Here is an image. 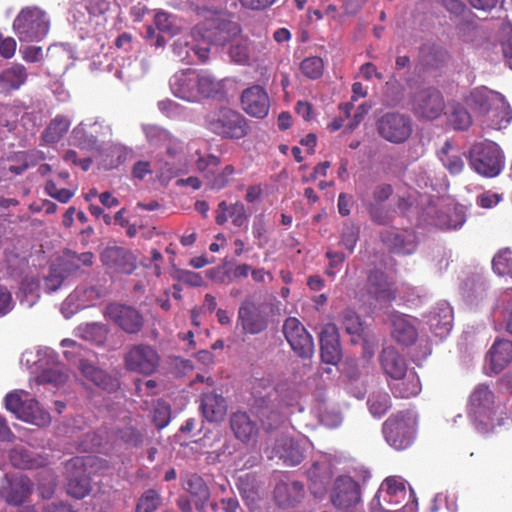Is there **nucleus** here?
I'll return each instance as SVG.
<instances>
[{"label": "nucleus", "instance_id": "1", "mask_svg": "<svg viewBox=\"0 0 512 512\" xmlns=\"http://www.w3.org/2000/svg\"><path fill=\"white\" fill-rule=\"evenodd\" d=\"M195 11L202 20L188 34L174 39L170 45L174 59L186 65L205 63L212 45L224 46L227 40L241 32L234 16L225 10L201 6Z\"/></svg>", "mask_w": 512, "mask_h": 512}, {"label": "nucleus", "instance_id": "2", "mask_svg": "<svg viewBox=\"0 0 512 512\" xmlns=\"http://www.w3.org/2000/svg\"><path fill=\"white\" fill-rule=\"evenodd\" d=\"M171 93L178 99L198 103L220 89L219 82L207 70L181 69L169 79Z\"/></svg>", "mask_w": 512, "mask_h": 512}, {"label": "nucleus", "instance_id": "3", "mask_svg": "<svg viewBox=\"0 0 512 512\" xmlns=\"http://www.w3.org/2000/svg\"><path fill=\"white\" fill-rule=\"evenodd\" d=\"M467 104L483 116L484 122L493 129L506 128L512 120V109L505 97L487 87L474 88L467 98Z\"/></svg>", "mask_w": 512, "mask_h": 512}, {"label": "nucleus", "instance_id": "4", "mask_svg": "<svg viewBox=\"0 0 512 512\" xmlns=\"http://www.w3.org/2000/svg\"><path fill=\"white\" fill-rule=\"evenodd\" d=\"M468 412L475 429L482 434L493 432L496 427L504 425L507 419L504 408L496 402L493 392L485 385L477 386L472 392Z\"/></svg>", "mask_w": 512, "mask_h": 512}, {"label": "nucleus", "instance_id": "5", "mask_svg": "<svg viewBox=\"0 0 512 512\" xmlns=\"http://www.w3.org/2000/svg\"><path fill=\"white\" fill-rule=\"evenodd\" d=\"M191 143H198V147L201 150L205 146V143L202 141H191L185 145L178 138L170 134V139L164 144L166 147L165 156L157 160L156 173L160 182L167 184L179 174L190 172L191 163L195 164V160L191 159L188 152V146Z\"/></svg>", "mask_w": 512, "mask_h": 512}, {"label": "nucleus", "instance_id": "6", "mask_svg": "<svg viewBox=\"0 0 512 512\" xmlns=\"http://www.w3.org/2000/svg\"><path fill=\"white\" fill-rule=\"evenodd\" d=\"M405 481L398 476L387 477L370 502L371 512H417L416 502L407 503L402 509H394L406 498Z\"/></svg>", "mask_w": 512, "mask_h": 512}, {"label": "nucleus", "instance_id": "7", "mask_svg": "<svg viewBox=\"0 0 512 512\" xmlns=\"http://www.w3.org/2000/svg\"><path fill=\"white\" fill-rule=\"evenodd\" d=\"M188 152L191 159L195 160L196 170L207 180L211 189L220 190L229 183L235 172L232 165H227L219 173H216L220 164L217 156L203 152L198 147V143L189 144Z\"/></svg>", "mask_w": 512, "mask_h": 512}, {"label": "nucleus", "instance_id": "8", "mask_svg": "<svg viewBox=\"0 0 512 512\" xmlns=\"http://www.w3.org/2000/svg\"><path fill=\"white\" fill-rule=\"evenodd\" d=\"M416 415L411 411H401L391 415L383 424L386 442L396 450L408 448L415 437Z\"/></svg>", "mask_w": 512, "mask_h": 512}, {"label": "nucleus", "instance_id": "9", "mask_svg": "<svg viewBox=\"0 0 512 512\" xmlns=\"http://www.w3.org/2000/svg\"><path fill=\"white\" fill-rule=\"evenodd\" d=\"M471 168L485 177H495L504 167V156L500 147L492 141L475 143L469 151Z\"/></svg>", "mask_w": 512, "mask_h": 512}, {"label": "nucleus", "instance_id": "10", "mask_svg": "<svg viewBox=\"0 0 512 512\" xmlns=\"http://www.w3.org/2000/svg\"><path fill=\"white\" fill-rule=\"evenodd\" d=\"M269 316L270 306L267 303L257 302L249 297L238 309L236 326L245 335H257L267 329Z\"/></svg>", "mask_w": 512, "mask_h": 512}, {"label": "nucleus", "instance_id": "11", "mask_svg": "<svg viewBox=\"0 0 512 512\" xmlns=\"http://www.w3.org/2000/svg\"><path fill=\"white\" fill-rule=\"evenodd\" d=\"M329 496L339 512H357L362 501L361 485L350 475H339L333 481Z\"/></svg>", "mask_w": 512, "mask_h": 512}, {"label": "nucleus", "instance_id": "12", "mask_svg": "<svg viewBox=\"0 0 512 512\" xmlns=\"http://www.w3.org/2000/svg\"><path fill=\"white\" fill-rule=\"evenodd\" d=\"M154 25L155 28L147 26L144 38L149 42L150 46L163 50L167 44L163 34L169 37L181 34L185 28V21L176 14L158 10L154 15Z\"/></svg>", "mask_w": 512, "mask_h": 512}, {"label": "nucleus", "instance_id": "13", "mask_svg": "<svg viewBox=\"0 0 512 512\" xmlns=\"http://www.w3.org/2000/svg\"><path fill=\"white\" fill-rule=\"evenodd\" d=\"M36 381L39 384L62 386L69 378L65 365L57 359L56 353L48 347H39L37 350Z\"/></svg>", "mask_w": 512, "mask_h": 512}, {"label": "nucleus", "instance_id": "14", "mask_svg": "<svg viewBox=\"0 0 512 512\" xmlns=\"http://www.w3.org/2000/svg\"><path fill=\"white\" fill-rule=\"evenodd\" d=\"M311 448L312 443L305 436H282L276 440L274 447L268 453V458H278L287 466H295L303 461Z\"/></svg>", "mask_w": 512, "mask_h": 512}, {"label": "nucleus", "instance_id": "15", "mask_svg": "<svg viewBox=\"0 0 512 512\" xmlns=\"http://www.w3.org/2000/svg\"><path fill=\"white\" fill-rule=\"evenodd\" d=\"M378 134L386 141L394 144L406 142L413 132L412 119L405 114L388 112L376 123Z\"/></svg>", "mask_w": 512, "mask_h": 512}, {"label": "nucleus", "instance_id": "16", "mask_svg": "<svg viewBox=\"0 0 512 512\" xmlns=\"http://www.w3.org/2000/svg\"><path fill=\"white\" fill-rule=\"evenodd\" d=\"M207 126L215 134L239 139L246 135L245 119L236 111L222 108L207 117Z\"/></svg>", "mask_w": 512, "mask_h": 512}, {"label": "nucleus", "instance_id": "17", "mask_svg": "<svg viewBox=\"0 0 512 512\" xmlns=\"http://www.w3.org/2000/svg\"><path fill=\"white\" fill-rule=\"evenodd\" d=\"M283 332L292 350L303 358H309L314 352L311 335L303 324L295 317H289L283 325Z\"/></svg>", "mask_w": 512, "mask_h": 512}, {"label": "nucleus", "instance_id": "18", "mask_svg": "<svg viewBox=\"0 0 512 512\" xmlns=\"http://www.w3.org/2000/svg\"><path fill=\"white\" fill-rule=\"evenodd\" d=\"M445 102L442 94L434 88L419 91L412 101V111L422 119L434 120L444 111Z\"/></svg>", "mask_w": 512, "mask_h": 512}, {"label": "nucleus", "instance_id": "19", "mask_svg": "<svg viewBox=\"0 0 512 512\" xmlns=\"http://www.w3.org/2000/svg\"><path fill=\"white\" fill-rule=\"evenodd\" d=\"M159 360L156 350L148 345L132 347L125 357L128 370L144 375L154 373L159 365Z\"/></svg>", "mask_w": 512, "mask_h": 512}, {"label": "nucleus", "instance_id": "20", "mask_svg": "<svg viewBox=\"0 0 512 512\" xmlns=\"http://www.w3.org/2000/svg\"><path fill=\"white\" fill-rule=\"evenodd\" d=\"M108 9L106 0L76 1L70 9V20L75 27L89 32L94 18Z\"/></svg>", "mask_w": 512, "mask_h": 512}, {"label": "nucleus", "instance_id": "21", "mask_svg": "<svg viewBox=\"0 0 512 512\" xmlns=\"http://www.w3.org/2000/svg\"><path fill=\"white\" fill-rule=\"evenodd\" d=\"M104 316L127 333H137L143 325L140 313L130 306L109 304L104 311Z\"/></svg>", "mask_w": 512, "mask_h": 512}, {"label": "nucleus", "instance_id": "22", "mask_svg": "<svg viewBox=\"0 0 512 512\" xmlns=\"http://www.w3.org/2000/svg\"><path fill=\"white\" fill-rule=\"evenodd\" d=\"M86 462L81 457L71 459L66 464L68 475L67 493L77 499H82L91 491L89 478L85 475Z\"/></svg>", "mask_w": 512, "mask_h": 512}, {"label": "nucleus", "instance_id": "23", "mask_svg": "<svg viewBox=\"0 0 512 512\" xmlns=\"http://www.w3.org/2000/svg\"><path fill=\"white\" fill-rule=\"evenodd\" d=\"M74 60L75 53L69 44H53L47 49L43 65L49 74L58 76L65 73Z\"/></svg>", "mask_w": 512, "mask_h": 512}, {"label": "nucleus", "instance_id": "24", "mask_svg": "<svg viewBox=\"0 0 512 512\" xmlns=\"http://www.w3.org/2000/svg\"><path fill=\"white\" fill-rule=\"evenodd\" d=\"M241 104L247 114L260 119L268 115L270 108L269 96L260 85L245 89L241 95Z\"/></svg>", "mask_w": 512, "mask_h": 512}, {"label": "nucleus", "instance_id": "25", "mask_svg": "<svg viewBox=\"0 0 512 512\" xmlns=\"http://www.w3.org/2000/svg\"><path fill=\"white\" fill-rule=\"evenodd\" d=\"M368 293L374 299L375 308H383L396 294L394 283L383 272L374 271L368 277Z\"/></svg>", "mask_w": 512, "mask_h": 512}, {"label": "nucleus", "instance_id": "26", "mask_svg": "<svg viewBox=\"0 0 512 512\" xmlns=\"http://www.w3.org/2000/svg\"><path fill=\"white\" fill-rule=\"evenodd\" d=\"M274 394H278V389L272 386L271 380L269 378L256 379L252 385V396L254 397L255 404L261 408V418L264 425H267L268 428H272V425L266 423L264 417L266 416V411L269 410L271 416L275 418L276 421L280 420V414L270 408V403L272 402V396Z\"/></svg>", "mask_w": 512, "mask_h": 512}, {"label": "nucleus", "instance_id": "27", "mask_svg": "<svg viewBox=\"0 0 512 512\" xmlns=\"http://www.w3.org/2000/svg\"><path fill=\"white\" fill-rule=\"evenodd\" d=\"M427 324L431 332L439 338H445L453 325V310L449 303L441 301L429 312Z\"/></svg>", "mask_w": 512, "mask_h": 512}, {"label": "nucleus", "instance_id": "28", "mask_svg": "<svg viewBox=\"0 0 512 512\" xmlns=\"http://www.w3.org/2000/svg\"><path fill=\"white\" fill-rule=\"evenodd\" d=\"M320 348L322 361L336 365L341 358L339 334L334 323L325 324L320 332Z\"/></svg>", "mask_w": 512, "mask_h": 512}, {"label": "nucleus", "instance_id": "29", "mask_svg": "<svg viewBox=\"0 0 512 512\" xmlns=\"http://www.w3.org/2000/svg\"><path fill=\"white\" fill-rule=\"evenodd\" d=\"M101 260L104 265L125 274H131L136 268L135 256L122 247H107L101 254Z\"/></svg>", "mask_w": 512, "mask_h": 512}, {"label": "nucleus", "instance_id": "30", "mask_svg": "<svg viewBox=\"0 0 512 512\" xmlns=\"http://www.w3.org/2000/svg\"><path fill=\"white\" fill-rule=\"evenodd\" d=\"M30 491V478L23 473H18L6 486L1 487L0 497L8 504L21 505L30 495Z\"/></svg>", "mask_w": 512, "mask_h": 512}, {"label": "nucleus", "instance_id": "31", "mask_svg": "<svg viewBox=\"0 0 512 512\" xmlns=\"http://www.w3.org/2000/svg\"><path fill=\"white\" fill-rule=\"evenodd\" d=\"M392 337L402 345H410L417 338L416 320L404 314L393 313L391 315Z\"/></svg>", "mask_w": 512, "mask_h": 512}, {"label": "nucleus", "instance_id": "32", "mask_svg": "<svg viewBox=\"0 0 512 512\" xmlns=\"http://www.w3.org/2000/svg\"><path fill=\"white\" fill-rule=\"evenodd\" d=\"M304 485L299 481H280L274 489V497L281 507H292L302 501Z\"/></svg>", "mask_w": 512, "mask_h": 512}, {"label": "nucleus", "instance_id": "33", "mask_svg": "<svg viewBox=\"0 0 512 512\" xmlns=\"http://www.w3.org/2000/svg\"><path fill=\"white\" fill-rule=\"evenodd\" d=\"M512 360V341L506 339H498L491 346L487 363L492 373H499L505 369Z\"/></svg>", "mask_w": 512, "mask_h": 512}, {"label": "nucleus", "instance_id": "34", "mask_svg": "<svg viewBox=\"0 0 512 512\" xmlns=\"http://www.w3.org/2000/svg\"><path fill=\"white\" fill-rule=\"evenodd\" d=\"M230 426L235 437L243 443L255 441L259 432L257 423L243 411L231 415Z\"/></svg>", "mask_w": 512, "mask_h": 512}, {"label": "nucleus", "instance_id": "35", "mask_svg": "<svg viewBox=\"0 0 512 512\" xmlns=\"http://www.w3.org/2000/svg\"><path fill=\"white\" fill-rule=\"evenodd\" d=\"M228 219H231L236 227H247L248 214L245 205L242 202L228 204L226 201H221L216 209L215 221L223 225Z\"/></svg>", "mask_w": 512, "mask_h": 512}, {"label": "nucleus", "instance_id": "36", "mask_svg": "<svg viewBox=\"0 0 512 512\" xmlns=\"http://www.w3.org/2000/svg\"><path fill=\"white\" fill-rule=\"evenodd\" d=\"M79 370L84 379L105 391H114L118 388L117 379L108 375L88 360H81Z\"/></svg>", "mask_w": 512, "mask_h": 512}, {"label": "nucleus", "instance_id": "37", "mask_svg": "<svg viewBox=\"0 0 512 512\" xmlns=\"http://www.w3.org/2000/svg\"><path fill=\"white\" fill-rule=\"evenodd\" d=\"M5 405L17 418L28 423L32 422V398L27 391L16 390L7 394Z\"/></svg>", "mask_w": 512, "mask_h": 512}, {"label": "nucleus", "instance_id": "38", "mask_svg": "<svg viewBox=\"0 0 512 512\" xmlns=\"http://www.w3.org/2000/svg\"><path fill=\"white\" fill-rule=\"evenodd\" d=\"M388 385L395 397L409 398L419 394L421 383L414 370H408L404 376L388 380Z\"/></svg>", "mask_w": 512, "mask_h": 512}, {"label": "nucleus", "instance_id": "39", "mask_svg": "<svg viewBox=\"0 0 512 512\" xmlns=\"http://www.w3.org/2000/svg\"><path fill=\"white\" fill-rule=\"evenodd\" d=\"M381 366L388 380L404 376L408 371L405 359L393 347L383 349Z\"/></svg>", "mask_w": 512, "mask_h": 512}, {"label": "nucleus", "instance_id": "40", "mask_svg": "<svg viewBox=\"0 0 512 512\" xmlns=\"http://www.w3.org/2000/svg\"><path fill=\"white\" fill-rule=\"evenodd\" d=\"M200 408L204 418L209 422L221 421L227 411L225 399L213 393L202 396Z\"/></svg>", "mask_w": 512, "mask_h": 512}, {"label": "nucleus", "instance_id": "41", "mask_svg": "<svg viewBox=\"0 0 512 512\" xmlns=\"http://www.w3.org/2000/svg\"><path fill=\"white\" fill-rule=\"evenodd\" d=\"M184 488L195 498V506L203 512L210 498L209 488L197 474H189L184 480Z\"/></svg>", "mask_w": 512, "mask_h": 512}, {"label": "nucleus", "instance_id": "42", "mask_svg": "<svg viewBox=\"0 0 512 512\" xmlns=\"http://www.w3.org/2000/svg\"><path fill=\"white\" fill-rule=\"evenodd\" d=\"M87 130H89V139L83 142L87 147H96L98 138L109 133V128L104 127L99 121L87 119L74 128V137L80 138L85 136Z\"/></svg>", "mask_w": 512, "mask_h": 512}, {"label": "nucleus", "instance_id": "43", "mask_svg": "<svg viewBox=\"0 0 512 512\" xmlns=\"http://www.w3.org/2000/svg\"><path fill=\"white\" fill-rule=\"evenodd\" d=\"M438 157L451 174H459L464 168V161L460 152L449 141H446L439 150Z\"/></svg>", "mask_w": 512, "mask_h": 512}, {"label": "nucleus", "instance_id": "44", "mask_svg": "<svg viewBox=\"0 0 512 512\" xmlns=\"http://www.w3.org/2000/svg\"><path fill=\"white\" fill-rule=\"evenodd\" d=\"M466 221L465 213L462 207H448L440 212L435 220V225L440 229H459Z\"/></svg>", "mask_w": 512, "mask_h": 512}, {"label": "nucleus", "instance_id": "45", "mask_svg": "<svg viewBox=\"0 0 512 512\" xmlns=\"http://www.w3.org/2000/svg\"><path fill=\"white\" fill-rule=\"evenodd\" d=\"M388 247L398 254H411L416 249L415 237L410 233H390L384 238Z\"/></svg>", "mask_w": 512, "mask_h": 512}, {"label": "nucleus", "instance_id": "46", "mask_svg": "<svg viewBox=\"0 0 512 512\" xmlns=\"http://www.w3.org/2000/svg\"><path fill=\"white\" fill-rule=\"evenodd\" d=\"M25 68L14 65L0 73V91L9 92L18 89L26 80Z\"/></svg>", "mask_w": 512, "mask_h": 512}, {"label": "nucleus", "instance_id": "47", "mask_svg": "<svg viewBox=\"0 0 512 512\" xmlns=\"http://www.w3.org/2000/svg\"><path fill=\"white\" fill-rule=\"evenodd\" d=\"M71 121L62 115H57L42 134L44 143L51 145L57 143L69 130Z\"/></svg>", "mask_w": 512, "mask_h": 512}, {"label": "nucleus", "instance_id": "48", "mask_svg": "<svg viewBox=\"0 0 512 512\" xmlns=\"http://www.w3.org/2000/svg\"><path fill=\"white\" fill-rule=\"evenodd\" d=\"M76 335L86 341L101 344L106 339L107 329L100 323H87L76 328Z\"/></svg>", "mask_w": 512, "mask_h": 512}, {"label": "nucleus", "instance_id": "49", "mask_svg": "<svg viewBox=\"0 0 512 512\" xmlns=\"http://www.w3.org/2000/svg\"><path fill=\"white\" fill-rule=\"evenodd\" d=\"M13 28L20 41H30L32 39V9L23 8L14 20Z\"/></svg>", "mask_w": 512, "mask_h": 512}, {"label": "nucleus", "instance_id": "50", "mask_svg": "<svg viewBox=\"0 0 512 512\" xmlns=\"http://www.w3.org/2000/svg\"><path fill=\"white\" fill-rule=\"evenodd\" d=\"M240 34V32L235 35L234 37L230 38L226 41H232L230 47H229V56L230 58L239 64H245L249 60L250 55V43L248 39L237 36Z\"/></svg>", "mask_w": 512, "mask_h": 512}, {"label": "nucleus", "instance_id": "51", "mask_svg": "<svg viewBox=\"0 0 512 512\" xmlns=\"http://www.w3.org/2000/svg\"><path fill=\"white\" fill-rule=\"evenodd\" d=\"M370 413L374 417H382L391 407V399L386 392L372 393L367 401Z\"/></svg>", "mask_w": 512, "mask_h": 512}, {"label": "nucleus", "instance_id": "52", "mask_svg": "<svg viewBox=\"0 0 512 512\" xmlns=\"http://www.w3.org/2000/svg\"><path fill=\"white\" fill-rule=\"evenodd\" d=\"M142 131L148 144L154 148L164 146L165 142L170 139L171 134L160 126L150 124H143Z\"/></svg>", "mask_w": 512, "mask_h": 512}, {"label": "nucleus", "instance_id": "53", "mask_svg": "<svg viewBox=\"0 0 512 512\" xmlns=\"http://www.w3.org/2000/svg\"><path fill=\"white\" fill-rule=\"evenodd\" d=\"M492 267L498 275L512 278V250L505 249L495 255Z\"/></svg>", "mask_w": 512, "mask_h": 512}, {"label": "nucleus", "instance_id": "54", "mask_svg": "<svg viewBox=\"0 0 512 512\" xmlns=\"http://www.w3.org/2000/svg\"><path fill=\"white\" fill-rule=\"evenodd\" d=\"M448 121L457 130H465L471 125V116L468 111L460 106L453 105L448 114Z\"/></svg>", "mask_w": 512, "mask_h": 512}, {"label": "nucleus", "instance_id": "55", "mask_svg": "<svg viewBox=\"0 0 512 512\" xmlns=\"http://www.w3.org/2000/svg\"><path fill=\"white\" fill-rule=\"evenodd\" d=\"M50 17L46 11L34 7V40L45 38L50 30Z\"/></svg>", "mask_w": 512, "mask_h": 512}, {"label": "nucleus", "instance_id": "56", "mask_svg": "<svg viewBox=\"0 0 512 512\" xmlns=\"http://www.w3.org/2000/svg\"><path fill=\"white\" fill-rule=\"evenodd\" d=\"M342 326L345 331L356 337H361L363 333V324L359 316L352 310H345L341 316Z\"/></svg>", "mask_w": 512, "mask_h": 512}, {"label": "nucleus", "instance_id": "57", "mask_svg": "<svg viewBox=\"0 0 512 512\" xmlns=\"http://www.w3.org/2000/svg\"><path fill=\"white\" fill-rule=\"evenodd\" d=\"M69 275L65 268L61 266H52L49 275L44 278L43 287L47 292L56 291L63 284L65 278Z\"/></svg>", "mask_w": 512, "mask_h": 512}, {"label": "nucleus", "instance_id": "58", "mask_svg": "<svg viewBox=\"0 0 512 512\" xmlns=\"http://www.w3.org/2000/svg\"><path fill=\"white\" fill-rule=\"evenodd\" d=\"M161 503V497L155 490L145 491L139 498L136 505V512H153Z\"/></svg>", "mask_w": 512, "mask_h": 512}, {"label": "nucleus", "instance_id": "59", "mask_svg": "<svg viewBox=\"0 0 512 512\" xmlns=\"http://www.w3.org/2000/svg\"><path fill=\"white\" fill-rule=\"evenodd\" d=\"M323 61L319 57L305 58L300 64V70L309 79H318L323 74Z\"/></svg>", "mask_w": 512, "mask_h": 512}, {"label": "nucleus", "instance_id": "60", "mask_svg": "<svg viewBox=\"0 0 512 512\" xmlns=\"http://www.w3.org/2000/svg\"><path fill=\"white\" fill-rule=\"evenodd\" d=\"M5 264L10 276L20 277L27 268L28 261L16 253L5 252Z\"/></svg>", "mask_w": 512, "mask_h": 512}, {"label": "nucleus", "instance_id": "61", "mask_svg": "<svg viewBox=\"0 0 512 512\" xmlns=\"http://www.w3.org/2000/svg\"><path fill=\"white\" fill-rule=\"evenodd\" d=\"M76 289L80 296V305L84 306L85 308L94 306L105 295L103 289L97 288L95 286H81L77 287Z\"/></svg>", "mask_w": 512, "mask_h": 512}, {"label": "nucleus", "instance_id": "62", "mask_svg": "<svg viewBox=\"0 0 512 512\" xmlns=\"http://www.w3.org/2000/svg\"><path fill=\"white\" fill-rule=\"evenodd\" d=\"M93 254L91 252H84L81 254H72L69 256L67 263L65 265V271L67 273H72L82 266H91L93 263Z\"/></svg>", "mask_w": 512, "mask_h": 512}, {"label": "nucleus", "instance_id": "63", "mask_svg": "<svg viewBox=\"0 0 512 512\" xmlns=\"http://www.w3.org/2000/svg\"><path fill=\"white\" fill-rule=\"evenodd\" d=\"M153 422L159 428L166 427L170 422V408L169 405L161 400H158L154 405Z\"/></svg>", "mask_w": 512, "mask_h": 512}, {"label": "nucleus", "instance_id": "64", "mask_svg": "<svg viewBox=\"0 0 512 512\" xmlns=\"http://www.w3.org/2000/svg\"><path fill=\"white\" fill-rule=\"evenodd\" d=\"M80 303V296L77 289H75L62 303L61 313L66 319L71 318L78 311L85 308L81 306Z\"/></svg>", "mask_w": 512, "mask_h": 512}]
</instances>
